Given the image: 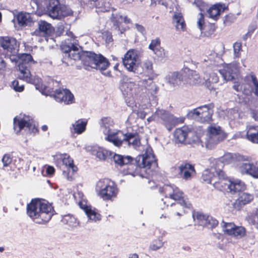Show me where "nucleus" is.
Returning <instances> with one entry per match:
<instances>
[{"label": "nucleus", "mask_w": 258, "mask_h": 258, "mask_svg": "<svg viewBox=\"0 0 258 258\" xmlns=\"http://www.w3.org/2000/svg\"><path fill=\"white\" fill-rule=\"evenodd\" d=\"M161 192L164 195L162 199L163 204L172 211L173 214L181 216L185 213V208L190 209L191 205L186 201L184 194L174 184H165Z\"/></svg>", "instance_id": "f257e3e1"}, {"label": "nucleus", "mask_w": 258, "mask_h": 258, "mask_svg": "<svg viewBox=\"0 0 258 258\" xmlns=\"http://www.w3.org/2000/svg\"><path fill=\"white\" fill-rule=\"evenodd\" d=\"M144 150L145 153L139 155L136 158L137 165L130 164L128 166V174L133 176L140 174L143 177L148 178L157 167V163L151 147L147 145Z\"/></svg>", "instance_id": "f03ea898"}, {"label": "nucleus", "mask_w": 258, "mask_h": 258, "mask_svg": "<svg viewBox=\"0 0 258 258\" xmlns=\"http://www.w3.org/2000/svg\"><path fill=\"white\" fill-rule=\"evenodd\" d=\"M16 61L18 63V69L19 71V78L21 80L35 85L37 90H38L42 94L48 95L47 87L42 83V80L38 77H32L29 67L31 63H34L35 61L33 59L32 56L28 53H23L20 55H17Z\"/></svg>", "instance_id": "7ed1b4c3"}, {"label": "nucleus", "mask_w": 258, "mask_h": 258, "mask_svg": "<svg viewBox=\"0 0 258 258\" xmlns=\"http://www.w3.org/2000/svg\"><path fill=\"white\" fill-rule=\"evenodd\" d=\"M53 213L51 205L44 200L32 199L27 206L28 216L37 224H43L48 222Z\"/></svg>", "instance_id": "20e7f679"}, {"label": "nucleus", "mask_w": 258, "mask_h": 258, "mask_svg": "<svg viewBox=\"0 0 258 258\" xmlns=\"http://www.w3.org/2000/svg\"><path fill=\"white\" fill-rule=\"evenodd\" d=\"M33 4L37 9L46 10L48 15L53 19L61 20L73 14L72 11L60 5L58 0H32L31 5Z\"/></svg>", "instance_id": "39448f33"}, {"label": "nucleus", "mask_w": 258, "mask_h": 258, "mask_svg": "<svg viewBox=\"0 0 258 258\" xmlns=\"http://www.w3.org/2000/svg\"><path fill=\"white\" fill-rule=\"evenodd\" d=\"M82 61L86 70H89L90 67L102 71L106 70L109 65L108 60L103 55L92 52L83 54Z\"/></svg>", "instance_id": "423d86ee"}, {"label": "nucleus", "mask_w": 258, "mask_h": 258, "mask_svg": "<svg viewBox=\"0 0 258 258\" xmlns=\"http://www.w3.org/2000/svg\"><path fill=\"white\" fill-rule=\"evenodd\" d=\"M97 195L104 200H109L116 197L118 189L115 183L108 178L100 179L95 187Z\"/></svg>", "instance_id": "0eeeda50"}, {"label": "nucleus", "mask_w": 258, "mask_h": 258, "mask_svg": "<svg viewBox=\"0 0 258 258\" xmlns=\"http://www.w3.org/2000/svg\"><path fill=\"white\" fill-rule=\"evenodd\" d=\"M14 130L16 134L23 131L27 134L34 135L38 132L32 118L25 114H20L14 118Z\"/></svg>", "instance_id": "6e6552de"}, {"label": "nucleus", "mask_w": 258, "mask_h": 258, "mask_svg": "<svg viewBox=\"0 0 258 258\" xmlns=\"http://www.w3.org/2000/svg\"><path fill=\"white\" fill-rule=\"evenodd\" d=\"M70 38L65 40L62 42L60 47L61 50L68 55V57L75 60H81L83 55L79 51V44L78 40L75 38L72 32L66 33Z\"/></svg>", "instance_id": "1a4fd4ad"}, {"label": "nucleus", "mask_w": 258, "mask_h": 258, "mask_svg": "<svg viewBox=\"0 0 258 258\" xmlns=\"http://www.w3.org/2000/svg\"><path fill=\"white\" fill-rule=\"evenodd\" d=\"M112 144L118 148L122 145L132 146L137 150H140L141 147L140 139L138 134L131 133L123 134L121 131Z\"/></svg>", "instance_id": "9d476101"}, {"label": "nucleus", "mask_w": 258, "mask_h": 258, "mask_svg": "<svg viewBox=\"0 0 258 258\" xmlns=\"http://www.w3.org/2000/svg\"><path fill=\"white\" fill-rule=\"evenodd\" d=\"M56 162L57 166L63 171L64 176L67 180H72L73 177L70 173L72 171L73 174L77 170L73 159L67 154H60L56 156Z\"/></svg>", "instance_id": "9b49d317"}, {"label": "nucleus", "mask_w": 258, "mask_h": 258, "mask_svg": "<svg viewBox=\"0 0 258 258\" xmlns=\"http://www.w3.org/2000/svg\"><path fill=\"white\" fill-rule=\"evenodd\" d=\"M0 45L4 50L6 55L9 57L12 61L17 60L19 44L15 38L10 37H1Z\"/></svg>", "instance_id": "f8f14e48"}, {"label": "nucleus", "mask_w": 258, "mask_h": 258, "mask_svg": "<svg viewBox=\"0 0 258 258\" xmlns=\"http://www.w3.org/2000/svg\"><path fill=\"white\" fill-rule=\"evenodd\" d=\"M113 119L109 117H104L101 118L99 121V124L103 134L104 136V140L112 144L115 141L121 131L112 130L114 125Z\"/></svg>", "instance_id": "ddd939ff"}, {"label": "nucleus", "mask_w": 258, "mask_h": 258, "mask_svg": "<svg viewBox=\"0 0 258 258\" xmlns=\"http://www.w3.org/2000/svg\"><path fill=\"white\" fill-rule=\"evenodd\" d=\"M226 137V133L220 126L212 124L208 128V134L206 138V146L208 148H212L214 145L225 139Z\"/></svg>", "instance_id": "4468645a"}, {"label": "nucleus", "mask_w": 258, "mask_h": 258, "mask_svg": "<svg viewBox=\"0 0 258 258\" xmlns=\"http://www.w3.org/2000/svg\"><path fill=\"white\" fill-rule=\"evenodd\" d=\"M119 88L125 97H131L140 92L139 85L126 76H122L119 81Z\"/></svg>", "instance_id": "2eb2a0df"}, {"label": "nucleus", "mask_w": 258, "mask_h": 258, "mask_svg": "<svg viewBox=\"0 0 258 258\" xmlns=\"http://www.w3.org/2000/svg\"><path fill=\"white\" fill-rule=\"evenodd\" d=\"M160 118L162 120L169 131H170L177 123V119L173 115L164 110L160 109H158L151 116L148 118L147 121L149 122L153 120H158Z\"/></svg>", "instance_id": "dca6fc26"}, {"label": "nucleus", "mask_w": 258, "mask_h": 258, "mask_svg": "<svg viewBox=\"0 0 258 258\" xmlns=\"http://www.w3.org/2000/svg\"><path fill=\"white\" fill-rule=\"evenodd\" d=\"M210 105H205L192 109L188 115L200 122H209L212 119L213 110L210 108Z\"/></svg>", "instance_id": "f3484780"}, {"label": "nucleus", "mask_w": 258, "mask_h": 258, "mask_svg": "<svg viewBox=\"0 0 258 258\" xmlns=\"http://www.w3.org/2000/svg\"><path fill=\"white\" fill-rule=\"evenodd\" d=\"M140 52L137 49H130L124 55L122 62L125 69L130 72H134L139 64L138 61Z\"/></svg>", "instance_id": "a211bd4d"}, {"label": "nucleus", "mask_w": 258, "mask_h": 258, "mask_svg": "<svg viewBox=\"0 0 258 258\" xmlns=\"http://www.w3.org/2000/svg\"><path fill=\"white\" fill-rule=\"evenodd\" d=\"M222 227L223 231L225 234L236 239L242 238L246 234V230L244 227L236 226L232 222H223Z\"/></svg>", "instance_id": "6ab92c4d"}, {"label": "nucleus", "mask_w": 258, "mask_h": 258, "mask_svg": "<svg viewBox=\"0 0 258 258\" xmlns=\"http://www.w3.org/2000/svg\"><path fill=\"white\" fill-rule=\"evenodd\" d=\"M55 100L58 102L63 103L66 105L71 104L75 102L74 95L67 89H58L53 94Z\"/></svg>", "instance_id": "aec40b11"}, {"label": "nucleus", "mask_w": 258, "mask_h": 258, "mask_svg": "<svg viewBox=\"0 0 258 258\" xmlns=\"http://www.w3.org/2000/svg\"><path fill=\"white\" fill-rule=\"evenodd\" d=\"M194 220H197V223L203 227L213 229L218 225V221L211 216H207L200 212L192 214Z\"/></svg>", "instance_id": "412c9836"}, {"label": "nucleus", "mask_w": 258, "mask_h": 258, "mask_svg": "<svg viewBox=\"0 0 258 258\" xmlns=\"http://www.w3.org/2000/svg\"><path fill=\"white\" fill-rule=\"evenodd\" d=\"M218 178L213 182V186L220 190L230 189L231 180L228 179L223 171L219 169L216 172Z\"/></svg>", "instance_id": "4be33fe9"}, {"label": "nucleus", "mask_w": 258, "mask_h": 258, "mask_svg": "<svg viewBox=\"0 0 258 258\" xmlns=\"http://www.w3.org/2000/svg\"><path fill=\"white\" fill-rule=\"evenodd\" d=\"M223 79L226 81L232 80L238 72V68L236 64H227L222 69L218 70Z\"/></svg>", "instance_id": "5701e85b"}, {"label": "nucleus", "mask_w": 258, "mask_h": 258, "mask_svg": "<svg viewBox=\"0 0 258 258\" xmlns=\"http://www.w3.org/2000/svg\"><path fill=\"white\" fill-rule=\"evenodd\" d=\"M165 81L170 87L176 88L181 84L183 76L179 72H169L165 77Z\"/></svg>", "instance_id": "b1692460"}, {"label": "nucleus", "mask_w": 258, "mask_h": 258, "mask_svg": "<svg viewBox=\"0 0 258 258\" xmlns=\"http://www.w3.org/2000/svg\"><path fill=\"white\" fill-rule=\"evenodd\" d=\"M238 169L242 174H247L254 178H258V167L252 163L249 162L241 163L239 165Z\"/></svg>", "instance_id": "393cba45"}, {"label": "nucleus", "mask_w": 258, "mask_h": 258, "mask_svg": "<svg viewBox=\"0 0 258 258\" xmlns=\"http://www.w3.org/2000/svg\"><path fill=\"white\" fill-rule=\"evenodd\" d=\"M133 73L141 75L142 77L152 76L154 73L152 61L147 59L142 62L140 66L138 64Z\"/></svg>", "instance_id": "a878e982"}, {"label": "nucleus", "mask_w": 258, "mask_h": 258, "mask_svg": "<svg viewBox=\"0 0 258 258\" xmlns=\"http://www.w3.org/2000/svg\"><path fill=\"white\" fill-rule=\"evenodd\" d=\"M92 154L99 160L105 161L111 158L114 153L102 147H94L92 149Z\"/></svg>", "instance_id": "bb28decb"}, {"label": "nucleus", "mask_w": 258, "mask_h": 258, "mask_svg": "<svg viewBox=\"0 0 258 258\" xmlns=\"http://www.w3.org/2000/svg\"><path fill=\"white\" fill-rule=\"evenodd\" d=\"M179 174L181 177L185 179L188 180L195 173L194 166L187 163H183L179 166Z\"/></svg>", "instance_id": "cd10ccee"}, {"label": "nucleus", "mask_w": 258, "mask_h": 258, "mask_svg": "<svg viewBox=\"0 0 258 258\" xmlns=\"http://www.w3.org/2000/svg\"><path fill=\"white\" fill-rule=\"evenodd\" d=\"M147 79H142L140 83L142 86L147 90V92L151 95H154L158 91V88L153 81V77L151 76H146Z\"/></svg>", "instance_id": "c85d7f7f"}, {"label": "nucleus", "mask_w": 258, "mask_h": 258, "mask_svg": "<svg viewBox=\"0 0 258 258\" xmlns=\"http://www.w3.org/2000/svg\"><path fill=\"white\" fill-rule=\"evenodd\" d=\"M253 199L252 194L247 192H241L239 195L238 198L234 204L235 208L239 209L242 206L249 203Z\"/></svg>", "instance_id": "c756f323"}, {"label": "nucleus", "mask_w": 258, "mask_h": 258, "mask_svg": "<svg viewBox=\"0 0 258 258\" xmlns=\"http://www.w3.org/2000/svg\"><path fill=\"white\" fill-rule=\"evenodd\" d=\"M218 170V169L214 168L205 170L203 173L202 179L206 183L213 185V182L218 178V175L216 174Z\"/></svg>", "instance_id": "7c9ffc66"}, {"label": "nucleus", "mask_w": 258, "mask_h": 258, "mask_svg": "<svg viewBox=\"0 0 258 258\" xmlns=\"http://www.w3.org/2000/svg\"><path fill=\"white\" fill-rule=\"evenodd\" d=\"M225 9L224 5L220 4L214 5L208 10L209 17L214 20H217L221 13L224 11Z\"/></svg>", "instance_id": "2f4dec72"}, {"label": "nucleus", "mask_w": 258, "mask_h": 258, "mask_svg": "<svg viewBox=\"0 0 258 258\" xmlns=\"http://www.w3.org/2000/svg\"><path fill=\"white\" fill-rule=\"evenodd\" d=\"M189 133L188 129L186 127H182L177 128L174 134L175 141L176 143H182L186 139Z\"/></svg>", "instance_id": "473e14b6"}, {"label": "nucleus", "mask_w": 258, "mask_h": 258, "mask_svg": "<svg viewBox=\"0 0 258 258\" xmlns=\"http://www.w3.org/2000/svg\"><path fill=\"white\" fill-rule=\"evenodd\" d=\"M247 128L246 138L253 143L258 144V125H249Z\"/></svg>", "instance_id": "72a5a7b5"}, {"label": "nucleus", "mask_w": 258, "mask_h": 258, "mask_svg": "<svg viewBox=\"0 0 258 258\" xmlns=\"http://www.w3.org/2000/svg\"><path fill=\"white\" fill-rule=\"evenodd\" d=\"M173 23L177 30L184 31L185 28V24L181 13L174 12L173 16Z\"/></svg>", "instance_id": "f704fd0d"}, {"label": "nucleus", "mask_w": 258, "mask_h": 258, "mask_svg": "<svg viewBox=\"0 0 258 258\" xmlns=\"http://www.w3.org/2000/svg\"><path fill=\"white\" fill-rule=\"evenodd\" d=\"M246 188V186L244 182L239 179H235L231 181L229 191L234 193L243 191Z\"/></svg>", "instance_id": "c9c22d12"}, {"label": "nucleus", "mask_w": 258, "mask_h": 258, "mask_svg": "<svg viewBox=\"0 0 258 258\" xmlns=\"http://www.w3.org/2000/svg\"><path fill=\"white\" fill-rule=\"evenodd\" d=\"M17 21L19 25L24 26L30 25L32 22V18L30 13H20L18 15Z\"/></svg>", "instance_id": "e433bc0d"}, {"label": "nucleus", "mask_w": 258, "mask_h": 258, "mask_svg": "<svg viewBox=\"0 0 258 258\" xmlns=\"http://www.w3.org/2000/svg\"><path fill=\"white\" fill-rule=\"evenodd\" d=\"M113 161L115 164L122 166L123 165L128 164L132 161V158L129 156H122L119 154H113Z\"/></svg>", "instance_id": "4c0bfd02"}, {"label": "nucleus", "mask_w": 258, "mask_h": 258, "mask_svg": "<svg viewBox=\"0 0 258 258\" xmlns=\"http://www.w3.org/2000/svg\"><path fill=\"white\" fill-rule=\"evenodd\" d=\"M84 211L88 218V220L90 222H96L101 220V216L100 214L96 212L94 210L92 209L90 207H86Z\"/></svg>", "instance_id": "58836bf2"}, {"label": "nucleus", "mask_w": 258, "mask_h": 258, "mask_svg": "<svg viewBox=\"0 0 258 258\" xmlns=\"http://www.w3.org/2000/svg\"><path fill=\"white\" fill-rule=\"evenodd\" d=\"M87 122L82 120H78L72 124L74 132L77 134H81L86 130Z\"/></svg>", "instance_id": "ea45409f"}, {"label": "nucleus", "mask_w": 258, "mask_h": 258, "mask_svg": "<svg viewBox=\"0 0 258 258\" xmlns=\"http://www.w3.org/2000/svg\"><path fill=\"white\" fill-rule=\"evenodd\" d=\"M62 221L72 228L77 227L79 224L77 219L74 216L71 215L64 216L62 219Z\"/></svg>", "instance_id": "a19ab883"}, {"label": "nucleus", "mask_w": 258, "mask_h": 258, "mask_svg": "<svg viewBox=\"0 0 258 258\" xmlns=\"http://www.w3.org/2000/svg\"><path fill=\"white\" fill-rule=\"evenodd\" d=\"M39 29L41 32L47 35L49 34L52 31L51 25L45 21H40L39 23Z\"/></svg>", "instance_id": "79ce46f5"}, {"label": "nucleus", "mask_w": 258, "mask_h": 258, "mask_svg": "<svg viewBox=\"0 0 258 258\" xmlns=\"http://www.w3.org/2000/svg\"><path fill=\"white\" fill-rule=\"evenodd\" d=\"M249 224L255 226L258 229V210H254L247 218Z\"/></svg>", "instance_id": "37998d69"}, {"label": "nucleus", "mask_w": 258, "mask_h": 258, "mask_svg": "<svg viewBox=\"0 0 258 258\" xmlns=\"http://www.w3.org/2000/svg\"><path fill=\"white\" fill-rule=\"evenodd\" d=\"M189 83L196 84L201 83V78L198 73L192 70H188Z\"/></svg>", "instance_id": "c03bdc74"}, {"label": "nucleus", "mask_w": 258, "mask_h": 258, "mask_svg": "<svg viewBox=\"0 0 258 258\" xmlns=\"http://www.w3.org/2000/svg\"><path fill=\"white\" fill-rule=\"evenodd\" d=\"M250 81L252 83L251 89L255 96L258 97V80L253 74L250 75Z\"/></svg>", "instance_id": "a18cd8bd"}, {"label": "nucleus", "mask_w": 258, "mask_h": 258, "mask_svg": "<svg viewBox=\"0 0 258 258\" xmlns=\"http://www.w3.org/2000/svg\"><path fill=\"white\" fill-rule=\"evenodd\" d=\"M164 242L161 238H159L158 239L155 240L149 246V248L153 251L157 250L163 247Z\"/></svg>", "instance_id": "49530a36"}, {"label": "nucleus", "mask_w": 258, "mask_h": 258, "mask_svg": "<svg viewBox=\"0 0 258 258\" xmlns=\"http://www.w3.org/2000/svg\"><path fill=\"white\" fill-rule=\"evenodd\" d=\"M206 84L208 87L211 86V84L217 83L219 80V77L217 73L215 72L211 73L209 75V78L205 79Z\"/></svg>", "instance_id": "de8ad7c7"}, {"label": "nucleus", "mask_w": 258, "mask_h": 258, "mask_svg": "<svg viewBox=\"0 0 258 258\" xmlns=\"http://www.w3.org/2000/svg\"><path fill=\"white\" fill-rule=\"evenodd\" d=\"M241 43L240 42H235L233 45V52H234V57L239 58L240 56V52L242 50L241 49Z\"/></svg>", "instance_id": "09e8293b"}, {"label": "nucleus", "mask_w": 258, "mask_h": 258, "mask_svg": "<svg viewBox=\"0 0 258 258\" xmlns=\"http://www.w3.org/2000/svg\"><path fill=\"white\" fill-rule=\"evenodd\" d=\"M160 47V39L159 38H156L151 40L148 48L153 51Z\"/></svg>", "instance_id": "8fccbe9b"}, {"label": "nucleus", "mask_w": 258, "mask_h": 258, "mask_svg": "<svg viewBox=\"0 0 258 258\" xmlns=\"http://www.w3.org/2000/svg\"><path fill=\"white\" fill-rule=\"evenodd\" d=\"M154 53L160 59L167 57V54L163 48L160 47L153 51Z\"/></svg>", "instance_id": "3c124183"}, {"label": "nucleus", "mask_w": 258, "mask_h": 258, "mask_svg": "<svg viewBox=\"0 0 258 258\" xmlns=\"http://www.w3.org/2000/svg\"><path fill=\"white\" fill-rule=\"evenodd\" d=\"M12 87L17 92H22L24 90V85L17 80H14L12 82Z\"/></svg>", "instance_id": "603ef678"}, {"label": "nucleus", "mask_w": 258, "mask_h": 258, "mask_svg": "<svg viewBox=\"0 0 258 258\" xmlns=\"http://www.w3.org/2000/svg\"><path fill=\"white\" fill-rule=\"evenodd\" d=\"M111 8L110 4L108 2H102L101 6L99 7L100 11L103 12L109 11Z\"/></svg>", "instance_id": "864d4df0"}, {"label": "nucleus", "mask_w": 258, "mask_h": 258, "mask_svg": "<svg viewBox=\"0 0 258 258\" xmlns=\"http://www.w3.org/2000/svg\"><path fill=\"white\" fill-rule=\"evenodd\" d=\"M2 161L3 163V165L4 167H7L9 166L12 162V158L10 157V156L8 154H5L2 159Z\"/></svg>", "instance_id": "5fc2aeb1"}, {"label": "nucleus", "mask_w": 258, "mask_h": 258, "mask_svg": "<svg viewBox=\"0 0 258 258\" xmlns=\"http://www.w3.org/2000/svg\"><path fill=\"white\" fill-rule=\"evenodd\" d=\"M199 17L197 22V24L199 28L202 31L203 29V26L205 24L204 17L202 13H200Z\"/></svg>", "instance_id": "6e6d98bb"}, {"label": "nucleus", "mask_w": 258, "mask_h": 258, "mask_svg": "<svg viewBox=\"0 0 258 258\" xmlns=\"http://www.w3.org/2000/svg\"><path fill=\"white\" fill-rule=\"evenodd\" d=\"M257 26L256 24H252L248 27V34H250L251 36L255 30L256 29Z\"/></svg>", "instance_id": "4d7b16f0"}, {"label": "nucleus", "mask_w": 258, "mask_h": 258, "mask_svg": "<svg viewBox=\"0 0 258 258\" xmlns=\"http://www.w3.org/2000/svg\"><path fill=\"white\" fill-rule=\"evenodd\" d=\"M54 171H55V169H54V167L52 166H48L46 168V172L48 175H49V176L52 175L54 174Z\"/></svg>", "instance_id": "13d9d810"}, {"label": "nucleus", "mask_w": 258, "mask_h": 258, "mask_svg": "<svg viewBox=\"0 0 258 258\" xmlns=\"http://www.w3.org/2000/svg\"><path fill=\"white\" fill-rule=\"evenodd\" d=\"M135 27L136 29L142 34H143L145 33V29L142 25H139L138 24H136Z\"/></svg>", "instance_id": "bf43d9fd"}, {"label": "nucleus", "mask_w": 258, "mask_h": 258, "mask_svg": "<svg viewBox=\"0 0 258 258\" xmlns=\"http://www.w3.org/2000/svg\"><path fill=\"white\" fill-rule=\"evenodd\" d=\"M147 114V112L143 110H138L137 112L138 116L142 119H144L146 117Z\"/></svg>", "instance_id": "052dcab7"}, {"label": "nucleus", "mask_w": 258, "mask_h": 258, "mask_svg": "<svg viewBox=\"0 0 258 258\" xmlns=\"http://www.w3.org/2000/svg\"><path fill=\"white\" fill-rule=\"evenodd\" d=\"M119 18H118V20L120 19V21H123L126 24L130 23H131V20L128 18L126 16H119Z\"/></svg>", "instance_id": "680f3d73"}, {"label": "nucleus", "mask_w": 258, "mask_h": 258, "mask_svg": "<svg viewBox=\"0 0 258 258\" xmlns=\"http://www.w3.org/2000/svg\"><path fill=\"white\" fill-rule=\"evenodd\" d=\"M6 67V63L5 61L0 57V71H3L5 70Z\"/></svg>", "instance_id": "e2e57ef3"}, {"label": "nucleus", "mask_w": 258, "mask_h": 258, "mask_svg": "<svg viewBox=\"0 0 258 258\" xmlns=\"http://www.w3.org/2000/svg\"><path fill=\"white\" fill-rule=\"evenodd\" d=\"M230 157H231V156L230 154L226 155L224 157H221L219 160V161L221 162V165L223 166V164L222 163V162H224V160H226V159H227L228 158H230Z\"/></svg>", "instance_id": "0e129e2a"}, {"label": "nucleus", "mask_w": 258, "mask_h": 258, "mask_svg": "<svg viewBox=\"0 0 258 258\" xmlns=\"http://www.w3.org/2000/svg\"><path fill=\"white\" fill-rule=\"evenodd\" d=\"M195 4L199 8L200 10H201V6H202L204 3L203 2H202L201 1H200V0H197L195 2Z\"/></svg>", "instance_id": "69168bd1"}, {"label": "nucleus", "mask_w": 258, "mask_h": 258, "mask_svg": "<svg viewBox=\"0 0 258 258\" xmlns=\"http://www.w3.org/2000/svg\"><path fill=\"white\" fill-rule=\"evenodd\" d=\"M252 117L254 119V120H258V113L257 112H253Z\"/></svg>", "instance_id": "338daca9"}, {"label": "nucleus", "mask_w": 258, "mask_h": 258, "mask_svg": "<svg viewBox=\"0 0 258 258\" xmlns=\"http://www.w3.org/2000/svg\"><path fill=\"white\" fill-rule=\"evenodd\" d=\"M251 35L250 34H248L247 32L245 35L243 36V39L246 40L248 37H250Z\"/></svg>", "instance_id": "774afa93"}]
</instances>
